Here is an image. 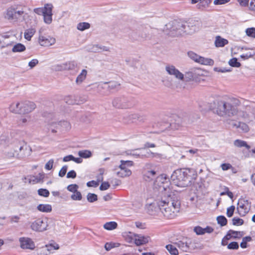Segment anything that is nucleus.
<instances>
[{"label":"nucleus","mask_w":255,"mask_h":255,"mask_svg":"<svg viewBox=\"0 0 255 255\" xmlns=\"http://www.w3.org/2000/svg\"><path fill=\"white\" fill-rule=\"evenodd\" d=\"M44 248H45L46 252L48 255L50 254V252L53 250V244H49L45 245Z\"/></svg>","instance_id":"62"},{"label":"nucleus","mask_w":255,"mask_h":255,"mask_svg":"<svg viewBox=\"0 0 255 255\" xmlns=\"http://www.w3.org/2000/svg\"><path fill=\"white\" fill-rule=\"evenodd\" d=\"M37 255H48V254L46 252L45 248L42 247L38 251Z\"/></svg>","instance_id":"61"},{"label":"nucleus","mask_w":255,"mask_h":255,"mask_svg":"<svg viewBox=\"0 0 255 255\" xmlns=\"http://www.w3.org/2000/svg\"><path fill=\"white\" fill-rule=\"evenodd\" d=\"M130 236H128V239L127 241L130 243L132 241H134L136 246H141L144 245L148 242V237H144L140 235L131 234L129 233Z\"/></svg>","instance_id":"9"},{"label":"nucleus","mask_w":255,"mask_h":255,"mask_svg":"<svg viewBox=\"0 0 255 255\" xmlns=\"http://www.w3.org/2000/svg\"><path fill=\"white\" fill-rule=\"evenodd\" d=\"M221 167L222 169L224 171L233 168L232 165L230 163H223L221 164Z\"/></svg>","instance_id":"53"},{"label":"nucleus","mask_w":255,"mask_h":255,"mask_svg":"<svg viewBox=\"0 0 255 255\" xmlns=\"http://www.w3.org/2000/svg\"><path fill=\"white\" fill-rule=\"evenodd\" d=\"M78 188V185L76 184H70L67 187V190L72 193L76 192Z\"/></svg>","instance_id":"45"},{"label":"nucleus","mask_w":255,"mask_h":255,"mask_svg":"<svg viewBox=\"0 0 255 255\" xmlns=\"http://www.w3.org/2000/svg\"><path fill=\"white\" fill-rule=\"evenodd\" d=\"M113 106L118 109H128L134 106L135 102L133 99L125 97L115 98L112 102Z\"/></svg>","instance_id":"5"},{"label":"nucleus","mask_w":255,"mask_h":255,"mask_svg":"<svg viewBox=\"0 0 255 255\" xmlns=\"http://www.w3.org/2000/svg\"><path fill=\"white\" fill-rule=\"evenodd\" d=\"M38 63V60L36 59H33L29 62L28 66L30 67L31 69H32Z\"/></svg>","instance_id":"55"},{"label":"nucleus","mask_w":255,"mask_h":255,"mask_svg":"<svg viewBox=\"0 0 255 255\" xmlns=\"http://www.w3.org/2000/svg\"><path fill=\"white\" fill-rule=\"evenodd\" d=\"M107 84H109L108 88L110 92L118 91L120 88V84H119L118 82L116 81L110 82L109 83H104V85Z\"/></svg>","instance_id":"19"},{"label":"nucleus","mask_w":255,"mask_h":255,"mask_svg":"<svg viewBox=\"0 0 255 255\" xmlns=\"http://www.w3.org/2000/svg\"><path fill=\"white\" fill-rule=\"evenodd\" d=\"M212 104L213 109L218 115L230 117L238 114V107L241 102L236 98L224 96L215 100Z\"/></svg>","instance_id":"2"},{"label":"nucleus","mask_w":255,"mask_h":255,"mask_svg":"<svg viewBox=\"0 0 255 255\" xmlns=\"http://www.w3.org/2000/svg\"><path fill=\"white\" fill-rule=\"evenodd\" d=\"M78 155L82 158H89L92 156V153L88 150H80L78 152Z\"/></svg>","instance_id":"32"},{"label":"nucleus","mask_w":255,"mask_h":255,"mask_svg":"<svg viewBox=\"0 0 255 255\" xmlns=\"http://www.w3.org/2000/svg\"><path fill=\"white\" fill-rule=\"evenodd\" d=\"M155 153L151 152L150 150H147L145 153H141V158H150L155 156Z\"/></svg>","instance_id":"40"},{"label":"nucleus","mask_w":255,"mask_h":255,"mask_svg":"<svg viewBox=\"0 0 255 255\" xmlns=\"http://www.w3.org/2000/svg\"><path fill=\"white\" fill-rule=\"evenodd\" d=\"M156 182H158V184H159V182H161V185H159V189L161 190V195L162 193L165 192V190L163 189L162 186H164L165 187L168 188H169L168 185V181H167V179L166 178L165 175H161V176L157 177L156 180Z\"/></svg>","instance_id":"16"},{"label":"nucleus","mask_w":255,"mask_h":255,"mask_svg":"<svg viewBox=\"0 0 255 255\" xmlns=\"http://www.w3.org/2000/svg\"><path fill=\"white\" fill-rule=\"evenodd\" d=\"M235 209L234 206H231L227 210V215L228 217H231L233 214Z\"/></svg>","instance_id":"49"},{"label":"nucleus","mask_w":255,"mask_h":255,"mask_svg":"<svg viewBox=\"0 0 255 255\" xmlns=\"http://www.w3.org/2000/svg\"><path fill=\"white\" fill-rule=\"evenodd\" d=\"M118 224L116 222H107L104 225V228L107 230H112L117 228Z\"/></svg>","instance_id":"26"},{"label":"nucleus","mask_w":255,"mask_h":255,"mask_svg":"<svg viewBox=\"0 0 255 255\" xmlns=\"http://www.w3.org/2000/svg\"><path fill=\"white\" fill-rule=\"evenodd\" d=\"M47 9L45 8V4L43 7H37L34 9V12L37 14L38 15H41L45 13V11H46Z\"/></svg>","instance_id":"41"},{"label":"nucleus","mask_w":255,"mask_h":255,"mask_svg":"<svg viewBox=\"0 0 255 255\" xmlns=\"http://www.w3.org/2000/svg\"><path fill=\"white\" fill-rule=\"evenodd\" d=\"M38 194L41 196L47 197L49 195V192L47 189L40 188L38 190Z\"/></svg>","instance_id":"42"},{"label":"nucleus","mask_w":255,"mask_h":255,"mask_svg":"<svg viewBox=\"0 0 255 255\" xmlns=\"http://www.w3.org/2000/svg\"><path fill=\"white\" fill-rule=\"evenodd\" d=\"M47 220L41 218L36 220L30 225L31 229L35 232H43L47 230Z\"/></svg>","instance_id":"7"},{"label":"nucleus","mask_w":255,"mask_h":255,"mask_svg":"<svg viewBox=\"0 0 255 255\" xmlns=\"http://www.w3.org/2000/svg\"><path fill=\"white\" fill-rule=\"evenodd\" d=\"M19 242L20 247L22 249L33 250L35 248L34 242L30 238L20 237L19 239Z\"/></svg>","instance_id":"10"},{"label":"nucleus","mask_w":255,"mask_h":255,"mask_svg":"<svg viewBox=\"0 0 255 255\" xmlns=\"http://www.w3.org/2000/svg\"><path fill=\"white\" fill-rule=\"evenodd\" d=\"M110 184L108 182H103L100 186V189L101 190H106L110 187Z\"/></svg>","instance_id":"54"},{"label":"nucleus","mask_w":255,"mask_h":255,"mask_svg":"<svg viewBox=\"0 0 255 255\" xmlns=\"http://www.w3.org/2000/svg\"><path fill=\"white\" fill-rule=\"evenodd\" d=\"M229 65L233 67H240L241 65V63L238 62L236 58H233L229 61Z\"/></svg>","instance_id":"39"},{"label":"nucleus","mask_w":255,"mask_h":255,"mask_svg":"<svg viewBox=\"0 0 255 255\" xmlns=\"http://www.w3.org/2000/svg\"><path fill=\"white\" fill-rule=\"evenodd\" d=\"M250 205L248 200L241 198L239 200L237 206V210L239 214L241 217L245 216L249 211Z\"/></svg>","instance_id":"8"},{"label":"nucleus","mask_w":255,"mask_h":255,"mask_svg":"<svg viewBox=\"0 0 255 255\" xmlns=\"http://www.w3.org/2000/svg\"><path fill=\"white\" fill-rule=\"evenodd\" d=\"M194 231L198 235L204 234L203 228L200 226L195 227L194 229Z\"/></svg>","instance_id":"51"},{"label":"nucleus","mask_w":255,"mask_h":255,"mask_svg":"<svg viewBox=\"0 0 255 255\" xmlns=\"http://www.w3.org/2000/svg\"><path fill=\"white\" fill-rule=\"evenodd\" d=\"M19 219L20 218L18 216H12L9 217L10 222L11 223H18Z\"/></svg>","instance_id":"59"},{"label":"nucleus","mask_w":255,"mask_h":255,"mask_svg":"<svg viewBox=\"0 0 255 255\" xmlns=\"http://www.w3.org/2000/svg\"><path fill=\"white\" fill-rule=\"evenodd\" d=\"M36 30L34 28H28L25 30L24 33V37L26 40L29 41L31 40V37L34 34Z\"/></svg>","instance_id":"24"},{"label":"nucleus","mask_w":255,"mask_h":255,"mask_svg":"<svg viewBox=\"0 0 255 255\" xmlns=\"http://www.w3.org/2000/svg\"><path fill=\"white\" fill-rule=\"evenodd\" d=\"M156 175V172L154 170H148L145 171L143 177L144 180L147 182L152 181Z\"/></svg>","instance_id":"18"},{"label":"nucleus","mask_w":255,"mask_h":255,"mask_svg":"<svg viewBox=\"0 0 255 255\" xmlns=\"http://www.w3.org/2000/svg\"><path fill=\"white\" fill-rule=\"evenodd\" d=\"M90 24L88 22H80L77 24V28L80 31H84L89 29L90 27Z\"/></svg>","instance_id":"30"},{"label":"nucleus","mask_w":255,"mask_h":255,"mask_svg":"<svg viewBox=\"0 0 255 255\" xmlns=\"http://www.w3.org/2000/svg\"><path fill=\"white\" fill-rule=\"evenodd\" d=\"M233 225L235 226H240L244 224V220L242 219L234 217L232 219Z\"/></svg>","instance_id":"44"},{"label":"nucleus","mask_w":255,"mask_h":255,"mask_svg":"<svg viewBox=\"0 0 255 255\" xmlns=\"http://www.w3.org/2000/svg\"><path fill=\"white\" fill-rule=\"evenodd\" d=\"M87 199L88 202L93 203L98 200V196L94 193H89L87 195Z\"/></svg>","instance_id":"36"},{"label":"nucleus","mask_w":255,"mask_h":255,"mask_svg":"<svg viewBox=\"0 0 255 255\" xmlns=\"http://www.w3.org/2000/svg\"><path fill=\"white\" fill-rule=\"evenodd\" d=\"M68 166L67 165L63 166L59 172V176L60 177H64L67 172Z\"/></svg>","instance_id":"52"},{"label":"nucleus","mask_w":255,"mask_h":255,"mask_svg":"<svg viewBox=\"0 0 255 255\" xmlns=\"http://www.w3.org/2000/svg\"><path fill=\"white\" fill-rule=\"evenodd\" d=\"M37 209L42 212L49 213L52 211V206L50 204H41L37 206Z\"/></svg>","instance_id":"20"},{"label":"nucleus","mask_w":255,"mask_h":255,"mask_svg":"<svg viewBox=\"0 0 255 255\" xmlns=\"http://www.w3.org/2000/svg\"><path fill=\"white\" fill-rule=\"evenodd\" d=\"M24 11L16 6L9 7L4 12V17L8 20L17 21L22 16Z\"/></svg>","instance_id":"4"},{"label":"nucleus","mask_w":255,"mask_h":255,"mask_svg":"<svg viewBox=\"0 0 255 255\" xmlns=\"http://www.w3.org/2000/svg\"><path fill=\"white\" fill-rule=\"evenodd\" d=\"M64 101L69 105L77 104V101L75 99V97L73 96H66L64 99Z\"/></svg>","instance_id":"31"},{"label":"nucleus","mask_w":255,"mask_h":255,"mask_svg":"<svg viewBox=\"0 0 255 255\" xmlns=\"http://www.w3.org/2000/svg\"><path fill=\"white\" fill-rule=\"evenodd\" d=\"M39 43L42 46H49L55 43V39L49 36L43 35L40 34Z\"/></svg>","instance_id":"13"},{"label":"nucleus","mask_w":255,"mask_h":255,"mask_svg":"<svg viewBox=\"0 0 255 255\" xmlns=\"http://www.w3.org/2000/svg\"><path fill=\"white\" fill-rule=\"evenodd\" d=\"M76 177V173L73 170L69 171L67 174V178H75Z\"/></svg>","instance_id":"56"},{"label":"nucleus","mask_w":255,"mask_h":255,"mask_svg":"<svg viewBox=\"0 0 255 255\" xmlns=\"http://www.w3.org/2000/svg\"><path fill=\"white\" fill-rule=\"evenodd\" d=\"M211 2V0H203L197 4V6L198 8L203 9L208 6Z\"/></svg>","instance_id":"34"},{"label":"nucleus","mask_w":255,"mask_h":255,"mask_svg":"<svg viewBox=\"0 0 255 255\" xmlns=\"http://www.w3.org/2000/svg\"><path fill=\"white\" fill-rule=\"evenodd\" d=\"M218 224L223 227L227 225V219L224 216H219L217 218Z\"/></svg>","instance_id":"35"},{"label":"nucleus","mask_w":255,"mask_h":255,"mask_svg":"<svg viewBox=\"0 0 255 255\" xmlns=\"http://www.w3.org/2000/svg\"><path fill=\"white\" fill-rule=\"evenodd\" d=\"M238 127L244 132H247L249 129L248 126L242 122H238Z\"/></svg>","instance_id":"46"},{"label":"nucleus","mask_w":255,"mask_h":255,"mask_svg":"<svg viewBox=\"0 0 255 255\" xmlns=\"http://www.w3.org/2000/svg\"><path fill=\"white\" fill-rule=\"evenodd\" d=\"M246 34L251 37L255 38V28H248L246 30Z\"/></svg>","instance_id":"43"},{"label":"nucleus","mask_w":255,"mask_h":255,"mask_svg":"<svg viewBox=\"0 0 255 255\" xmlns=\"http://www.w3.org/2000/svg\"><path fill=\"white\" fill-rule=\"evenodd\" d=\"M228 43V41L224 38H222L220 36L216 37L215 44L216 47H223Z\"/></svg>","instance_id":"21"},{"label":"nucleus","mask_w":255,"mask_h":255,"mask_svg":"<svg viewBox=\"0 0 255 255\" xmlns=\"http://www.w3.org/2000/svg\"><path fill=\"white\" fill-rule=\"evenodd\" d=\"M87 71L85 69H83L81 73L76 78V82L77 84L81 83L86 78Z\"/></svg>","instance_id":"27"},{"label":"nucleus","mask_w":255,"mask_h":255,"mask_svg":"<svg viewBox=\"0 0 255 255\" xmlns=\"http://www.w3.org/2000/svg\"><path fill=\"white\" fill-rule=\"evenodd\" d=\"M239 244L236 242H232L228 245V249L230 250H237L239 249Z\"/></svg>","instance_id":"48"},{"label":"nucleus","mask_w":255,"mask_h":255,"mask_svg":"<svg viewBox=\"0 0 255 255\" xmlns=\"http://www.w3.org/2000/svg\"><path fill=\"white\" fill-rule=\"evenodd\" d=\"M233 239H240L243 236L242 232L230 230L229 231Z\"/></svg>","instance_id":"33"},{"label":"nucleus","mask_w":255,"mask_h":255,"mask_svg":"<svg viewBox=\"0 0 255 255\" xmlns=\"http://www.w3.org/2000/svg\"><path fill=\"white\" fill-rule=\"evenodd\" d=\"M165 70L169 75L173 76L175 78L180 80H184V74L176 69L174 65H166L165 67Z\"/></svg>","instance_id":"11"},{"label":"nucleus","mask_w":255,"mask_h":255,"mask_svg":"<svg viewBox=\"0 0 255 255\" xmlns=\"http://www.w3.org/2000/svg\"><path fill=\"white\" fill-rule=\"evenodd\" d=\"M71 198L73 200L80 201L82 199V196L81 192L77 190L76 192L73 193V194L71 196Z\"/></svg>","instance_id":"37"},{"label":"nucleus","mask_w":255,"mask_h":255,"mask_svg":"<svg viewBox=\"0 0 255 255\" xmlns=\"http://www.w3.org/2000/svg\"><path fill=\"white\" fill-rule=\"evenodd\" d=\"M230 0H215L214 1V4L215 5H221L225 4L229 2Z\"/></svg>","instance_id":"57"},{"label":"nucleus","mask_w":255,"mask_h":255,"mask_svg":"<svg viewBox=\"0 0 255 255\" xmlns=\"http://www.w3.org/2000/svg\"><path fill=\"white\" fill-rule=\"evenodd\" d=\"M234 145L238 148L245 147L248 150H250L251 148V146L248 144L247 141L241 139H238L234 140Z\"/></svg>","instance_id":"17"},{"label":"nucleus","mask_w":255,"mask_h":255,"mask_svg":"<svg viewBox=\"0 0 255 255\" xmlns=\"http://www.w3.org/2000/svg\"><path fill=\"white\" fill-rule=\"evenodd\" d=\"M165 248L171 255H178L179 252L176 246L174 245L168 244L165 246Z\"/></svg>","instance_id":"23"},{"label":"nucleus","mask_w":255,"mask_h":255,"mask_svg":"<svg viewBox=\"0 0 255 255\" xmlns=\"http://www.w3.org/2000/svg\"><path fill=\"white\" fill-rule=\"evenodd\" d=\"M162 188L165 190V192L162 193L160 198L157 200L156 204L165 218L173 219L180 211V201L175 194L170 192V189L164 186Z\"/></svg>","instance_id":"1"},{"label":"nucleus","mask_w":255,"mask_h":255,"mask_svg":"<svg viewBox=\"0 0 255 255\" xmlns=\"http://www.w3.org/2000/svg\"><path fill=\"white\" fill-rule=\"evenodd\" d=\"M255 55V52H249L245 54H243L240 56L241 58L244 60H247L249 58L252 57Z\"/></svg>","instance_id":"47"},{"label":"nucleus","mask_w":255,"mask_h":255,"mask_svg":"<svg viewBox=\"0 0 255 255\" xmlns=\"http://www.w3.org/2000/svg\"><path fill=\"white\" fill-rule=\"evenodd\" d=\"M249 8L251 10L255 11V0H251L250 2Z\"/></svg>","instance_id":"64"},{"label":"nucleus","mask_w":255,"mask_h":255,"mask_svg":"<svg viewBox=\"0 0 255 255\" xmlns=\"http://www.w3.org/2000/svg\"><path fill=\"white\" fill-rule=\"evenodd\" d=\"M25 46L21 43H17L14 45L12 49L13 52H20L25 50Z\"/></svg>","instance_id":"29"},{"label":"nucleus","mask_w":255,"mask_h":255,"mask_svg":"<svg viewBox=\"0 0 255 255\" xmlns=\"http://www.w3.org/2000/svg\"><path fill=\"white\" fill-rule=\"evenodd\" d=\"M22 104V102H17L11 103L9 107V111L14 114H23L22 106H21Z\"/></svg>","instance_id":"15"},{"label":"nucleus","mask_w":255,"mask_h":255,"mask_svg":"<svg viewBox=\"0 0 255 255\" xmlns=\"http://www.w3.org/2000/svg\"><path fill=\"white\" fill-rule=\"evenodd\" d=\"M197 176V174L193 169L179 168L173 172L171 176V180L173 184L177 186L185 187L191 185Z\"/></svg>","instance_id":"3"},{"label":"nucleus","mask_w":255,"mask_h":255,"mask_svg":"<svg viewBox=\"0 0 255 255\" xmlns=\"http://www.w3.org/2000/svg\"><path fill=\"white\" fill-rule=\"evenodd\" d=\"M53 163L54 160L53 159H50L45 164V169L48 170H51L53 167Z\"/></svg>","instance_id":"50"},{"label":"nucleus","mask_w":255,"mask_h":255,"mask_svg":"<svg viewBox=\"0 0 255 255\" xmlns=\"http://www.w3.org/2000/svg\"><path fill=\"white\" fill-rule=\"evenodd\" d=\"M21 106H22L23 114L29 113L36 108V105L33 102L30 101L22 102Z\"/></svg>","instance_id":"14"},{"label":"nucleus","mask_w":255,"mask_h":255,"mask_svg":"<svg viewBox=\"0 0 255 255\" xmlns=\"http://www.w3.org/2000/svg\"><path fill=\"white\" fill-rule=\"evenodd\" d=\"M45 8L47 10L43 15L44 21L47 24H50L52 21V9L53 6L51 3H46Z\"/></svg>","instance_id":"12"},{"label":"nucleus","mask_w":255,"mask_h":255,"mask_svg":"<svg viewBox=\"0 0 255 255\" xmlns=\"http://www.w3.org/2000/svg\"><path fill=\"white\" fill-rule=\"evenodd\" d=\"M121 164L120 165L119 167L121 169V171L118 172L117 175L121 177L129 176L132 172L130 169L128 168V167L133 166V161L130 160H121Z\"/></svg>","instance_id":"6"},{"label":"nucleus","mask_w":255,"mask_h":255,"mask_svg":"<svg viewBox=\"0 0 255 255\" xmlns=\"http://www.w3.org/2000/svg\"><path fill=\"white\" fill-rule=\"evenodd\" d=\"M188 56L193 60L195 61L196 62H199V59L200 58V56L197 55L196 53H194L193 51H189L188 52Z\"/></svg>","instance_id":"38"},{"label":"nucleus","mask_w":255,"mask_h":255,"mask_svg":"<svg viewBox=\"0 0 255 255\" xmlns=\"http://www.w3.org/2000/svg\"><path fill=\"white\" fill-rule=\"evenodd\" d=\"M99 182L97 181H95L94 180H92L91 181H89L87 183V186L88 187H96L98 186Z\"/></svg>","instance_id":"58"},{"label":"nucleus","mask_w":255,"mask_h":255,"mask_svg":"<svg viewBox=\"0 0 255 255\" xmlns=\"http://www.w3.org/2000/svg\"><path fill=\"white\" fill-rule=\"evenodd\" d=\"M198 63L203 65L212 66L214 65V61L212 59L204 58L201 56Z\"/></svg>","instance_id":"25"},{"label":"nucleus","mask_w":255,"mask_h":255,"mask_svg":"<svg viewBox=\"0 0 255 255\" xmlns=\"http://www.w3.org/2000/svg\"><path fill=\"white\" fill-rule=\"evenodd\" d=\"M214 229L213 228L210 226H207L206 228H203V232L204 234L207 233H211L213 232Z\"/></svg>","instance_id":"63"},{"label":"nucleus","mask_w":255,"mask_h":255,"mask_svg":"<svg viewBox=\"0 0 255 255\" xmlns=\"http://www.w3.org/2000/svg\"><path fill=\"white\" fill-rule=\"evenodd\" d=\"M174 245L181 249L183 252H187L189 249V246L187 243H183L182 241L174 243Z\"/></svg>","instance_id":"28"},{"label":"nucleus","mask_w":255,"mask_h":255,"mask_svg":"<svg viewBox=\"0 0 255 255\" xmlns=\"http://www.w3.org/2000/svg\"><path fill=\"white\" fill-rule=\"evenodd\" d=\"M115 247V246L114 243H107L105 245V248L107 251H110V250H111L112 248H114Z\"/></svg>","instance_id":"60"},{"label":"nucleus","mask_w":255,"mask_h":255,"mask_svg":"<svg viewBox=\"0 0 255 255\" xmlns=\"http://www.w3.org/2000/svg\"><path fill=\"white\" fill-rule=\"evenodd\" d=\"M76 64L74 62H69L64 65L63 66L61 65H57V70H61L62 69L71 70L73 69L76 67Z\"/></svg>","instance_id":"22"}]
</instances>
